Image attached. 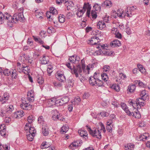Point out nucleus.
Listing matches in <instances>:
<instances>
[{"label": "nucleus", "instance_id": "nucleus-17", "mask_svg": "<svg viewBox=\"0 0 150 150\" xmlns=\"http://www.w3.org/2000/svg\"><path fill=\"white\" fill-rule=\"evenodd\" d=\"M121 108L124 110L125 112L127 113L128 115H132L131 111L129 110L128 108L127 107V106L125 103H122L121 104Z\"/></svg>", "mask_w": 150, "mask_h": 150}, {"label": "nucleus", "instance_id": "nucleus-42", "mask_svg": "<svg viewBox=\"0 0 150 150\" xmlns=\"http://www.w3.org/2000/svg\"><path fill=\"white\" fill-rule=\"evenodd\" d=\"M148 136V134L145 133L144 134L141 135L140 137V140H142L144 141L146 140L147 138V136Z\"/></svg>", "mask_w": 150, "mask_h": 150}, {"label": "nucleus", "instance_id": "nucleus-8", "mask_svg": "<svg viewBox=\"0 0 150 150\" xmlns=\"http://www.w3.org/2000/svg\"><path fill=\"white\" fill-rule=\"evenodd\" d=\"M82 72V68L79 65H78L76 67L74 66L72 68V73L73 74H74L76 77H79V75L78 74V73L79 74L81 75L80 74V73Z\"/></svg>", "mask_w": 150, "mask_h": 150}, {"label": "nucleus", "instance_id": "nucleus-30", "mask_svg": "<svg viewBox=\"0 0 150 150\" xmlns=\"http://www.w3.org/2000/svg\"><path fill=\"white\" fill-rule=\"evenodd\" d=\"M35 136V135L33 134L29 133L27 135V139L30 141H33L34 137Z\"/></svg>", "mask_w": 150, "mask_h": 150}, {"label": "nucleus", "instance_id": "nucleus-54", "mask_svg": "<svg viewBox=\"0 0 150 150\" xmlns=\"http://www.w3.org/2000/svg\"><path fill=\"white\" fill-rule=\"evenodd\" d=\"M100 115L102 117H104L108 116L109 115V114L106 112L103 111L101 112Z\"/></svg>", "mask_w": 150, "mask_h": 150}, {"label": "nucleus", "instance_id": "nucleus-64", "mask_svg": "<svg viewBox=\"0 0 150 150\" xmlns=\"http://www.w3.org/2000/svg\"><path fill=\"white\" fill-rule=\"evenodd\" d=\"M106 129L109 132H111L112 131V128L111 126H107Z\"/></svg>", "mask_w": 150, "mask_h": 150}, {"label": "nucleus", "instance_id": "nucleus-51", "mask_svg": "<svg viewBox=\"0 0 150 150\" xmlns=\"http://www.w3.org/2000/svg\"><path fill=\"white\" fill-rule=\"evenodd\" d=\"M13 71H12L11 74L10 75L12 78L16 79L17 77V74L16 72L15 71L13 70Z\"/></svg>", "mask_w": 150, "mask_h": 150}, {"label": "nucleus", "instance_id": "nucleus-7", "mask_svg": "<svg viewBox=\"0 0 150 150\" xmlns=\"http://www.w3.org/2000/svg\"><path fill=\"white\" fill-rule=\"evenodd\" d=\"M52 119L54 120H57L58 119L60 121H63V120H64V119H62V115L59 113L57 110H52Z\"/></svg>", "mask_w": 150, "mask_h": 150}, {"label": "nucleus", "instance_id": "nucleus-53", "mask_svg": "<svg viewBox=\"0 0 150 150\" xmlns=\"http://www.w3.org/2000/svg\"><path fill=\"white\" fill-rule=\"evenodd\" d=\"M78 146V143L76 142H73L70 145L69 147L70 149H74V147H75Z\"/></svg>", "mask_w": 150, "mask_h": 150}, {"label": "nucleus", "instance_id": "nucleus-38", "mask_svg": "<svg viewBox=\"0 0 150 150\" xmlns=\"http://www.w3.org/2000/svg\"><path fill=\"white\" fill-rule=\"evenodd\" d=\"M141 97L144 98L146 99L147 95H146V91L145 90L142 91L140 93Z\"/></svg>", "mask_w": 150, "mask_h": 150}, {"label": "nucleus", "instance_id": "nucleus-22", "mask_svg": "<svg viewBox=\"0 0 150 150\" xmlns=\"http://www.w3.org/2000/svg\"><path fill=\"white\" fill-rule=\"evenodd\" d=\"M49 62V57L48 56L44 55L41 61V64H46L48 63Z\"/></svg>", "mask_w": 150, "mask_h": 150}, {"label": "nucleus", "instance_id": "nucleus-16", "mask_svg": "<svg viewBox=\"0 0 150 150\" xmlns=\"http://www.w3.org/2000/svg\"><path fill=\"white\" fill-rule=\"evenodd\" d=\"M42 132L44 135L45 136H47L49 134L48 127L45 124L42 125Z\"/></svg>", "mask_w": 150, "mask_h": 150}, {"label": "nucleus", "instance_id": "nucleus-1", "mask_svg": "<svg viewBox=\"0 0 150 150\" xmlns=\"http://www.w3.org/2000/svg\"><path fill=\"white\" fill-rule=\"evenodd\" d=\"M27 98H22V103L20 107L23 110H30L32 108V105L27 102H33L34 100V95L33 91L31 90L28 93Z\"/></svg>", "mask_w": 150, "mask_h": 150}, {"label": "nucleus", "instance_id": "nucleus-9", "mask_svg": "<svg viewBox=\"0 0 150 150\" xmlns=\"http://www.w3.org/2000/svg\"><path fill=\"white\" fill-rule=\"evenodd\" d=\"M13 17L14 18L15 23L18 21H23L25 19L23 13L22 12L14 14L13 15Z\"/></svg>", "mask_w": 150, "mask_h": 150}, {"label": "nucleus", "instance_id": "nucleus-13", "mask_svg": "<svg viewBox=\"0 0 150 150\" xmlns=\"http://www.w3.org/2000/svg\"><path fill=\"white\" fill-rule=\"evenodd\" d=\"M133 111H131V113L133 117H134L136 118H139L141 117V115L139 112L138 111V110L136 108H134V110H133Z\"/></svg>", "mask_w": 150, "mask_h": 150}, {"label": "nucleus", "instance_id": "nucleus-28", "mask_svg": "<svg viewBox=\"0 0 150 150\" xmlns=\"http://www.w3.org/2000/svg\"><path fill=\"white\" fill-rule=\"evenodd\" d=\"M85 12V10H83L82 9L80 10H78L76 13V15L78 17L80 18L82 16Z\"/></svg>", "mask_w": 150, "mask_h": 150}, {"label": "nucleus", "instance_id": "nucleus-26", "mask_svg": "<svg viewBox=\"0 0 150 150\" xmlns=\"http://www.w3.org/2000/svg\"><path fill=\"white\" fill-rule=\"evenodd\" d=\"M91 7L90 5L89 4V3H84L82 9L83 10H85V11L86 9L87 10L88 9H91Z\"/></svg>", "mask_w": 150, "mask_h": 150}, {"label": "nucleus", "instance_id": "nucleus-48", "mask_svg": "<svg viewBox=\"0 0 150 150\" xmlns=\"http://www.w3.org/2000/svg\"><path fill=\"white\" fill-rule=\"evenodd\" d=\"M63 15L59 16L58 17L59 21L61 23H63L65 21V18Z\"/></svg>", "mask_w": 150, "mask_h": 150}, {"label": "nucleus", "instance_id": "nucleus-5", "mask_svg": "<svg viewBox=\"0 0 150 150\" xmlns=\"http://www.w3.org/2000/svg\"><path fill=\"white\" fill-rule=\"evenodd\" d=\"M81 63L82 64V68L83 69V71L84 72H85L86 74H89V70H92L93 67V64H88L86 69L85 68V61L83 59L81 61Z\"/></svg>", "mask_w": 150, "mask_h": 150}, {"label": "nucleus", "instance_id": "nucleus-41", "mask_svg": "<svg viewBox=\"0 0 150 150\" xmlns=\"http://www.w3.org/2000/svg\"><path fill=\"white\" fill-rule=\"evenodd\" d=\"M61 99L64 104L67 103L69 100V98L67 96H65L62 98Z\"/></svg>", "mask_w": 150, "mask_h": 150}, {"label": "nucleus", "instance_id": "nucleus-10", "mask_svg": "<svg viewBox=\"0 0 150 150\" xmlns=\"http://www.w3.org/2000/svg\"><path fill=\"white\" fill-rule=\"evenodd\" d=\"M56 78L61 82H64L66 81L65 77L63 74L59 72H57L56 75Z\"/></svg>", "mask_w": 150, "mask_h": 150}, {"label": "nucleus", "instance_id": "nucleus-33", "mask_svg": "<svg viewBox=\"0 0 150 150\" xmlns=\"http://www.w3.org/2000/svg\"><path fill=\"white\" fill-rule=\"evenodd\" d=\"M68 130V127L67 126H62L61 130V133L64 134V132L66 133Z\"/></svg>", "mask_w": 150, "mask_h": 150}, {"label": "nucleus", "instance_id": "nucleus-20", "mask_svg": "<svg viewBox=\"0 0 150 150\" xmlns=\"http://www.w3.org/2000/svg\"><path fill=\"white\" fill-rule=\"evenodd\" d=\"M97 27L100 30H102L106 27L105 22L103 21H99L97 25Z\"/></svg>", "mask_w": 150, "mask_h": 150}, {"label": "nucleus", "instance_id": "nucleus-56", "mask_svg": "<svg viewBox=\"0 0 150 150\" xmlns=\"http://www.w3.org/2000/svg\"><path fill=\"white\" fill-rule=\"evenodd\" d=\"M129 103L130 105H132V106L133 107L132 108L133 110H134V108H135V107L136 106V105H137L136 103H133L132 101V100Z\"/></svg>", "mask_w": 150, "mask_h": 150}, {"label": "nucleus", "instance_id": "nucleus-60", "mask_svg": "<svg viewBox=\"0 0 150 150\" xmlns=\"http://www.w3.org/2000/svg\"><path fill=\"white\" fill-rule=\"evenodd\" d=\"M128 145L129 147V149L131 150H133L134 147V145L133 144L131 143H129L128 144Z\"/></svg>", "mask_w": 150, "mask_h": 150}, {"label": "nucleus", "instance_id": "nucleus-45", "mask_svg": "<svg viewBox=\"0 0 150 150\" xmlns=\"http://www.w3.org/2000/svg\"><path fill=\"white\" fill-rule=\"evenodd\" d=\"M135 82L137 84L138 83L139 86L144 87L146 86L145 84L140 81H136Z\"/></svg>", "mask_w": 150, "mask_h": 150}, {"label": "nucleus", "instance_id": "nucleus-3", "mask_svg": "<svg viewBox=\"0 0 150 150\" xmlns=\"http://www.w3.org/2000/svg\"><path fill=\"white\" fill-rule=\"evenodd\" d=\"M86 127L90 134L93 137L99 139H100L101 138V132L98 129H91V127L87 125L86 126Z\"/></svg>", "mask_w": 150, "mask_h": 150}, {"label": "nucleus", "instance_id": "nucleus-31", "mask_svg": "<svg viewBox=\"0 0 150 150\" xmlns=\"http://www.w3.org/2000/svg\"><path fill=\"white\" fill-rule=\"evenodd\" d=\"M78 133L81 137H86L87 134L86 131L83 130H79L78 131Z\"/></svg>", "mask_w": 150, "mask_h": 150}, {"label": "nucleus", "instance_id": "nucleus-25", "mask_svg": "<svg viewBox=\"0 0 150 150\" xmlns=\"http://www.w3.org/2000/svg\"><path fill=\"white\" fill-rule=\"evenodd\" d=\"M61 99H57L55 101V105L57 106L62 105H64Z\"/></svg>", "mask_w": 150, "mask_h": 150}, {"label": "nucleus", "instance_id": "nucleus-19", "mask_svg": "<svg viewBox=\"0 0 150 150\" xmlns=\"http://www.w3.org/2000/svg\"><path fill=\"white\" fill-rule=\"evenodd\" d=\"M9 97V94L8 93H5L3 95L2 98V102L1 104H3L6 103V102L8 100Z\"/></svg>", "mask_w": 150, "mask_h": 150}, {"label": "nucleus", "instance_id": "nucleus-57", "mask_svg": "<svg viewBox=\"0 0 150 150\" xmlns=\"http://www.w3.org/2000/svg\"><path fill=\"white\" fill-rule=\"evenodd\" d=\"M4 149V150H9L10 149V145L8 144H3Z\"/></svg>", "mask_w": 150, "mask_h": 150}, {"label": "nucleus", "instance_id": "nucleus-47", "mask_svg": "<svg viewBox=\"0 0 150 150\" xmlns=\"http://www.w3.org/2000/svg\"><path fill=\"white\" fill-rule=\"evenodd\" d=\"M69 59L71 63H74L75 62V55L70 56L69 57Z\"/></svg>", "mask_w": 150, "mask_h": 150}, {"label": "nucleus", "instance_id": "nucleus-14", "mask_svg": "<svg viewBox=\"0 0 150 150\" xmlns=\"http://www.w3.org/2000/svg\"><path fill=\"white\" fill-rule=\"evenodd\" d=\"M100 41L99 38L97 36H93L92 37L90 40V43L91 45H96Z\"/></svg>", "mask_w": 150, "mask_h": 150}, {"label": "nucleus", "instance_id": "nucleus-23", "mask_svg": "<svg viewBox=\"0 0 150 150\" xmlns=\"http://www.w3.org/2000/svg\"><path fill=\"white\" fill-rule=\"evenodd\" d=\"M3 125V126L1 130L0 134L1 136L5 137L6 134V126L4 124Z\"/></svg>", "mask_w": 150, "mask_h": 150}, {"label": "nucleus", "instance_id": "nucleus-18", "mask_svg": "<svg viewBox=\"0 0 150 150\" xmlns=\"http://www.w3.org/2000/svg\"><path fill=\"white\" fill-rule=\"evenodd\" d=\"M23 115L24 112L22 110L17 111L14 114V117L16 118H20Z\"/></svg>", "mask_w": 150, "mask_h": 150}, {"label": "nucleus", "instance_id": "nucleus-6", "mask_svg": "<svg viewBox=\"0 0 150 150\" xmlns=\"http://www.w3.org/2000/svg\"><path fill=\"white\" fill-rule=\"evenodd\" d=\"M5 20L7 22L8 25H11V24L15 23L13 15V16H12L7 13H5Z\"/></svg>", "mask_w": 150, "mask_h": 150}, {"label": "nucleus", "instance_id": "nucleus-46", "mask_svg": "<svg viewBox=\"0 0 150 150\" xmlns=\"http://www.w3.org/2000/svg\"><path fill=\"white\" fill-rule=\"evenodd\" d=\"M38 121L39 123L41 124L44 125V121L43 117L42 116H40L38 118Z\"/></svg>", "mask_w": 150, "mask_h": 150}, {"label": "nucleus", "instance_id": "nucleus-61", "mask_svg": "<svg viewBox=\"0 0 150 150\" xmlns=\"http://www.w3.org/2000/svg\"><path fill=\"white\" fill-rule=\"evenodd\" d=\"M113 123V121L112 120H108L106 122L107 126H112V123Z\"/></svg>", "mask_w": 150, "mask_h": 150}, {"label": "nucleus", "instance_id": "nucleus-15", "mask_svg": "<svg viewBox=\"0 0 150 150\" xmlns=\"http://www.w3.org/2000/svg\"><path fill=\"white\" fill-rule=\"evenodd\" d=\"M110 45L112 47H118L121 45V43L119 40H115L111 42Z\"/></svg>", "mask_w": 150, "mask_h": 150}, {"label": "nucleus", "instance_id": "nucleus-24", "mask_svg": "<svg viewBox=\"0 0 150 150\" xmlns=\"http://www.w3.org/2000/svg\"><path fill=\"white\" fill-rule=\"evenodd\" d=\"M28 66H25L24 65H23V69L22 70V72H24L25 74H27L30 72V69L28 68Z\"/></svg>", "mask_w": 150, "mask_h": 150}, {"label": "nucleus", "instance_id": "nucleus-35", "mask_svg": "<svg viewBox=\"0 0 150 150\" xmlns=\"http://www.w3.org/2000/svg\"><path fill=\"white\" fill-rule=\"evenodd\" d=\"M102 79L104 81H107L108 79V77L107 74L105 73H103L101 75Z\"/></svg>", "mask_w": 150, "mask_h": 150}, {"label": "nucleus", "instance_id": "nucleus-39", "mask_svg": "<svg viewBox=\"0 0 150 150\" xmlns=\"http://www.w3.org/2000/svg\"><path fill=\"white\" fill-rule=\"evenodd\" d=\"M98 45L96 47L99 50H101V49L103 50L105 49V47L107 46L106 44H104L103 45H101L100 44H98Z\"/></svg>", "mask_w": 150, "mask_h": 150}, {"label": "nucleus", "instance_id": "nucleus-37", "mask_svg": "<svg viewBox=\"0 0 150 150\" xmlns=\"http://www.w3.org/2000/svg\"><path fill=\"white\" fill-rule=\"evenodd\" d=\"M5 13L4 14L1 12H0V22L1 21V23H3L4 21L5 20Z\"/></svg>", "mask_w": 150, "mask_h": 150}, {"label": "nucleus", "instance_id": "nucleus-21", "mask_svg": "<svg viewBox=\"0 0 150 150\" xmlns=\"http://www.w3.org/2000/svg\"><path fill=\"white\" fill-rule=\"evenodd\" d=\"M36 78L37 82L40 85H42L44 83V79L41 76L38 75Z\"/></svg>", "mask_w": 150, "mask_h": 150}, {"label": "nucleus", "instance_id": "nucleus-4", "mask_svg": "<svg viewBox=\"0 0 150 150\" xmlns=\"http://www.w3.org/2000/svg\"><path fill=\"white\" fill-rule=\"evenodd\" d=\"M89 81L90 84L92 86H101L103 83L102 81L99 80L97 77L91 76L89 77Z\"/></svg>", "mask_w": 150, "mask_h": 150}, {"label": "nucleus", "instance_id": "nucleus-2", "mask_svg": "<svg viewBox=\"0 0 150 150\" xmlns=\"http://www.w3.org/2000/svg\"><path fill=\"white\" fill-rule=\"evenodd\" d=\"M134 10V8L133 6H132L129 7V9H127V11H126V13H124L123 11L120 10L118 11L117 12L115 13V18H116L117 16L120 18H124L125 16H127L129 17H130L132 15L134 14L133 13V11Z\"/></svg>", "mask_w": 150, "mask_h": 150}, {"label": "nucleus", "instance_id": "nucleus-59", "mask_svg": "<svg viewBox=\"0 0 150 150\" xmlns=\"http://www.w3.org/2000/svg\"><path fill=\"white\" fill-rule=\"evenodd\" d=\"M115 37L118 38V39H121L122 38V35L121 34L119 33V32H117V33H116L115 34Z\"/></svg>", "mask_w": 150, "mask_h": 150}, {"label": "nucleus", "instance_id": "nucleus-11", "mask_svg": "<svg viewBox=\"0 0 150 150\" xmlns=\"http://www.w3.org/2000/svg\"><path fill=\"white\" fill-rule=\"evenodd\" d=\"M146 99L144 98H139L137 99L136 101V105H139L140 106H143L145 105V100Z\"/></svg>", "mask_w": 150, "mask_h": 150}, {"label": "nucleus", "instance_id": "nucleus-34", "mask_svg": "<svg viewBox=\"0 0 150 150\" xmlns=\"http://www.w3.org/2000/svg\"><path fill=\"white\" fill-rule=\"evenodd\" d=\"M104 6H105L111 7L112 6V4L110 1L106 0L103 2Z\"/></svg>", "mask_w": 150, "mask_h": 150}, {"label": "nucleus", "instance_id": "nucleus-27", "mask_svg": "<svg viewBox=\"0 0 150 150\" xmlns=\"http://www.w3.org/2000/svg\"><path fill=\"white\" fill-rule=\"evenodd\" d=\"M135 85L132 84L128 86V90L130 92H132L135 90Z\"/></svg>", "mask_w": 150, "mask_h": 150}, {"label": "nucleus", "instance_id": "nucleus-62", "mask_svg": "<svg viewBox=\"0 0 150 150\" xmlns=\"http://www.w3.org/2000/svg\"><path fill=\"white\" fill-rule=\"evenodd\" d=\"M109 16H106L103 18V22H106L108 23L109 22Z\"/></svg>", "mask_w": 150, "mask_h": 150}, {"label": "nucleus", "instance_id": "nucleus-32", "mask_svg": "<svg viewBox=\"0 0 150 150\" xmlns=\"http://www.w3.org/2000/svg\"><path fill=\"white\" fill-rule=\"evenodd\" d=\"M28 130L29 133L32 134L34 135H35L36 133V130L35 128L33 127H31V126H30Z\"/></svg>", "mask_w": 150, "mask_h": 150}, {"label": "nucleus", "instance_id": "nucleus-43", "mask_svg": "<svg viewBox=\"0 0 150 150\" xmlns=\"http://www.w3.org/2000/svg\"><path fill=\"white\" fill-rule=\"evenodd\" d=\"M4 74L6 76H9L11 74V71L10 70L8 69H5L3 71Z\"/></svg>", "mask_w": 150, "mask_h": 150}, {"label": "nucleus", "instance_id": "nucleus-55", "mask_svg": "<svg viewBox=\"0 0 150 150\" xmlns=\"http://www.w3.org/2000/svg\"><path fill=\"white\" fill-rule=\"evenodd\" d=\"M138 68L139 70L142 73L145 72V69L144 68L143 66L142 65H139L138 66Z\"/></svg>", "mask_w": 150, "mask_h": 150}, {"label": "nucleus", "instance_id": "nucleus-44", "mask_svg": "<svg viewBox=\"0 0 150 150\" xmlns=\"http://www.w3.org/2000/svg\"><path fill=\"white\" fill-rule=\"evenodd\" d=\"M50 13L52 15H56L57 13V12L56 9L53 7L50 8Z\"/></svg>", "mask_w": 150, "mask_h": 150}, {"label": "nucleus", "instance_id": "nucleus-50", "mask_svg": "<svg viewBox=\"0 0 150 150\" xmlns=\"http://www.w3.org/2000/svg\"><path fill=\"white\" fill-rule=\"evenodd\" d=\"M91 14L93 18L96 19L97 17V16L96 12L95 11L92 10L91 12Z\"/></svg>", "mask_w": 150, "mask_h": 150}, {"label": "nucleus", "instance_id": "nucleus-63", "mask_svg": "<svg viewBox=\"0 0 150 150\" xmlns=\"http://www.w3.org/2000/svg\"><path fill=\"white\" fill-rule=\"evenodd\" d=\"M72 16V13L71 12H69L67 13L66 17L67 19L70 18Z\"/></svg>", "mask_w": 150, "mask_h": 150}, {"label": "nucleus", "instance_id": "nucleus-12", "mask_svg": "<svg viewBox=\"0 0 150 150\" xmlns=\"http://www.w3.org/2000/svg\"><path fill=\"white\" fill-rule=\"evenodd\" d=\"M56 98H53L48 100L46 103V105L48 107H51L55 105Z\"/></svg>", "mask_w": 150, "mask_h": 150}, {"label": "nucleus", "instance_id": "nucleus-36", "mask_svg": "<svg viewBox=\"0 0 150 150\" xmlns=\"http://www.w3.org/2000/svg\"><path fill=\"white\" fill-rule=\"evenodd\" d=\"M35 120V118L33 117L32 115L29 116L27 118V120L28 123L31 124V123Z\"/></svg>", "mask_w": 150, "mask_h": 150}, {"label": "nucleus", "instance_id": "nucleus-40", "mask_svg": "<svg viewBox=\"0 0 150 150\" xmlns=\"http://www.w3.org/2000/svg\"><path fill=\"white\" fill-rule=\"evenodd\" d=\"M13 106L12 105H9L6 108V111L7 112H10L13 110Z\"/></svg>", "mask_w": 150, "mask_h": 150}, {"label": "nucleus", "instance_id": "nucleus-49", "mask_svg": "<svg viewBox=\"0 0 150 150\" xmlns=\"http://www.w3.org/2000/svg\"><path fill=\"white\" fill-rule=\"evenodd\" d=\"M93 7L96 11H100L101 9V6L97 4H96L93 6Z\"/></svg>", "mask_w": 150, "mask_h": 150}, {"label": "nucleus", "instance_id": "nucleus-58", "mask_svg": "<svg viewBox=\"0 0 150 150\" xmlns=\"http://www.w3.org/2000/svg\"><path fill=\"white\" fill-rule=\"evenodd\" d=\"M52 66H50V67L48 66L47 67V72L50 74L52 72Z\"/></svg>", "mask_w": 150, "mask_h": 150}, {"label": "nucleus", "instance_id": "nucleus-29", "mask_svg": "<svg viewBox=\"0 0 150 150\" xmlns=\"http://www.w3.org/2000/svg\"><path fill=\"white\" fill-rule=\"evenodd\" d=\"M111 88L117 92L119 91L120 90L119 86L116 84L112 85Z\"/></svg>", "mask_w": 150, "mask_h": 150}, {"label": "nucleus", "instance_id": "nucleus-52", "mask_svg": "<svg viewBox=\"0 0 150 150\" xmlns=\"http://www.w3.org/2000/svg\"><path fill=\"white\" fill-rule=\"evenodd\" d=\"M103 69L104 71L105 72L109 71L110 70V67L108 65H105L103 67Z\"/></svg>", "mask_w": 150, "mask_h": 150}]
</instances>
